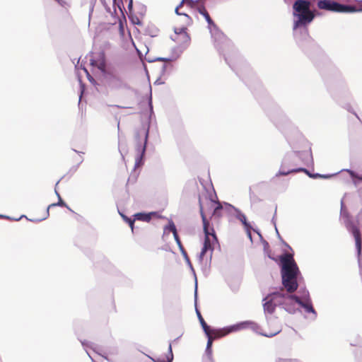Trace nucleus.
<instances>
[{
	"instance_id": "39448f33",
	"label": "nucleus",
	"mask_w": 362,
	"mask_h": 362,
	"mask_svg": "<svg viewBox=\"0 0 362 362\" xmlns=\"http://www.w3.org/2000/svg\"><path fill=\"white\" fill-rule=\"evenodd\" d=\"M288 295H286L280 291L273 292L268 294L263 300L264 310L265 313L272 314L275 311L276 307L284 303L286 298H288Z\"/></svg>"
},
{
	"instance_id": "a878e982",
	"label": "nucleus",
	"mask_w": 362,
	"mask_h": 362,
	"mask_svg": "<svg viewBox=\"0 0 362 362\" xmlns=\"http://www.w3.org/2000/svg\"><path fill=\"white\" fill-rule=\"evenodd\" d=\"M288 161V159H285V160H284V164H286Z\"/></svg>"
},
{
	"instance_id": "6ab92c4d",
	"label": "nucleus",
	"mask_w": 362,
	"mask_h": 362,
	"mask_svg": "<svg viewBox=\"0 0 362 362\" xmlns=\"http://www.w3.org/2000/svg\"><path fill=\"white\" fill-rule=\"evenodd\" d=\"M57 194L59 197V202L57 203H54V204H51L50 205H49L48 209H47V212L49 211V208L54 207L56 206L68 207L66 206V203L62 199L60 195L58 193H57Z\"/></svg>"
},
{
	"instance_id": "9b49d317",
	"label": "nucleus",
	"mask_w": 362,
	"mask_h": 362,
	"mask_svg": "<svg viewBox=\"0 0 362 362\" xmlns=\"http://www.w3.org/2000/svg\"><path fill=\"white\" fill-rule=\"evenodd\" d=\"M288 297V298H291V299L294 300L297 303H298L302 307H303L306 312L315 313V311L311 303L309 300H306V301L303 302L300 299L299 297H298L295 295H291Z\"/></svg>"
},
{
	"instance_id": "aec40b11",
	"label": "nucleus",
	"mask_w": 362,
	"mask_h": 362,
	"mask_svg": "<svg viewBox=\"0 0 362 362\" xmlns=\"http://www.w3.org/2000/svg\"><path fill=\"white\" fill-rule=\"evenodd\" d=\"M123 219L129 225L132 230H134V220H132L127 216H124V214H121Z\"/></svg>"
},
{
	"instance_id": "423d86ee",
	"label": "nucleus",
	"mask_w": 362,
	"mask_h": 362,
	"mask_svg": "<svg viewBox=\"0 0 362 362\" xmlns=\"http://www.w3.org/2000/svg\"><path fill=\"white\" fill-rule=\"evenodd\" d=\"M317 6L320 9L340 13H351L356 11L355 8L353 6L340 4L337 2L329 0L319 1L317 2Z\"/></svg>"
},
{
	"instance_id": "ddd939ff",
	"label": "nucleus",
	"mask_w": 362,
	"mask_h": 362,
	"mask_svg": "<svg viewBox=\"0 0 362 362\" xmlns=\"http://www.w3.org/2000/svg\"><path fill=\"white\" fill-rule=\"evenodd\" d=\"M269 324L271 325H274V327L272 330H269L268 332H265L262 333V334L264 336L267 337H272L276 335L278 333H279L281 332V325L279 324L276 323L275 320H271L269 322Z\"/></svg>"
},
{
	"instance_id": "20e7f679",
	"label": "nucleus",
	"mask_w": 362,
	"mask_h": 362,
	"mask_svg": "<svg viewBox=\"0 0 362 362\" xmlns=\"http://www.w3.org/2000/svg\"><path fill=\"white\" fill-rule=\"evenodd\" d=\"M341 216L344 220V224L346 229L351 232L354 237L358 254L360 255L362 249V239L361 232L358 226L354 224V223L351 221V216H349V214L347 211L343 202H341Z\"/></svg>"
},
{
	"instance_id": "f257e3e1",
	"label": "nucleus",
	"mask_w": 362,
	"mask_h": 362,
	"mask_svg": "<svg viewBox=\"0 0 362 362\" xmlns=\"http://www.w3.org/2000/svg\"><path fill=\"white\" fill-rule=\"evenodd\" d=\"M281 263L282 284L286 291L291 293L298 288L297 277L298 268L291 254L286 253L280 257Z\"/></svg>"
},
{
	"instance_id": "2eb2a0df",
	"label": "nucleus",
	"mask_w": 362,
	"mask_h": 362,
	"mask_svg": "<svg viewBox=\"0 0 362 362\" xmlns=\"http://www.w3.org/2000/svg\"><path fill=\"white\" fill-rule=\"evenodd\" d=\"M170 230L173 233V236L175 238V240H176L177 244L178 245L179 247L182 250V252L186 255V252L185 251V249L182 245L181 240H180V238L178 236L176 227L173 223H172L169 226Z\"/></svg>"
},
{
	"instance_id": "6e6552de",
	"label": "nucleus",
	"mask_w": 362,
	"mask_h": 362,
	"mask_svg": "<svg viewBox=\"0 0 362 362\" xmlns=\"http://www.w3.org/2000/svg\"><path fill=\"white\" fill-rule=\"evenodd\" d=\"M175 35L173 40L182 47H187L189 45L191 37L189 34L187 33V28H175Z\"/></svg>"
},
{
	"instance_id": "412c9836",
	"label": "nucleus",
	"mask_w": 362,
	"mask_h": 362,
	"mask_svg": "<svg viewBox=\"0 0 362 362\" xmlns=\"http://www.w3.org/2000/svg\"><path fill=\"white\" fill-rule=\"evenodd\" d=\"M240 220L242 221V223L247 228H250V224L247 222V218L245 215H242L240 218Z\"/></svg>"
},
{
	"instance_id": "f8f14e48",
	"label": "nucleus",
	"mask_w": 362,
	"mask_h": 362,
	"mask_svg": "<svg viewBox=\"0 0 362 362\" xmlns=\"http://www.w3.org/2000/svg\"><path fill=\"white\" fill-rule=\"evenodd\" d=\"M201 15H202L206 22L208 23L209 24V27H214V28H217L216 25L214 23V22L213 21V20L211 19V18L210 17L208 11H206V8L203 5H200V6H197V10Z\"/></svg>"
},
{
	"instance_id": "f03ea898",
	"label": "nucleus",
	"mask_w": 362,
	"mask_h": 362,
	"mask_svg": "<svg viewBox=\"0 0 362 362\" xmlns=\"http://www.w3.org/2000/svg\"><path fill=\"white\" fill-rule=\"evenodd\" d=\"M310 2L307 0H296L293 5V16L297 17L294 22L293 28L296 29L303 25L313 21L315 18L314 13L310 9Z\"/></svg>"
},
{
	"instance_id": "393cba45",
	"label": "nucleus",
	"mask_w": 362,
	"mask_h": 362,
	"mask_svg": "<svg viewBox=\"0 0 362 362\" xmlns=\"http://www.w3.org/2000/svg\"><path fill=\"white\" fill-rule=\"evenodd\" d=\"M128 8H129V10L132 9V0H130L129 4L128 5Z\"/></svg>"
},
{
	"instance_id": "7ed1b4c3",
	"label": "nucleus",
	"mask_w": 362,
	"mask_h": 362,
	"mask_svg": "<svg viewBox=\"0 0 362 362\" xmlns=\"http://www.w3.org/2000/svg\"><path fill=\"white\" fill-rule=\"evenodd\" d=\"M201 216L203 222V228L204 232V241L203 247L199 254L200 260H203L204 257L206 255L207 252H210V257L214 250V247L212 246L211 240L210 236L212 237L214 240H217L214 229L213 228H209V222L206 218V216L204 214V208L201 206Z\"/></svg>"
},
{
	"instance_id": "4be33fe9",
	"label": "nucleus",
	"mask_w": 362,
	"mask_h": 362,
	"mask_svg": "<svg viewBox=\"0 0 362 362\" xmlns=\"http://www.w3.org/2000/svg\"><path fill=\"white\" fill-rule=\"evenodd\" d=\"M279 362H297L295 360H291V359H279Z\"/></svg>"
},
{
	"instance_id": "1a4fd4ad",
	"label": "nucleus",
	"mask_w": 362,
	"mask_h": 362,
	"mask_svg": "<svg viewBox=\"0 0 362 362\" xmlns=\"http://www.w3.org/2000/svg\"><path fill=\"white\" fill-rule=\"evenodd\" d=\"M201 205L204 208V211L205 215H206V211L213 210V214H212L213 216H221V211L223 207L219 202H215L213 200L210 199L206 202V204L204 206H203L201 201L199 200V207L200 208H201Z\"/></svg>"
},
{
	"instance_id": "a211bd4d",
	"label": "nucleus",
	"mask_w": 362,
	"mask_h": 362,
	"mask_svg": "<svg viewBox=\"0 0 362 362\" xmlns=\"http://www.w3.org/2000/svg\"><path fill=\"white\" fill-rule=\"evenodd\" d=\"M184 3H186L187 5H188L191 8H196L197 10V6L201 5L199 4V2L197 1L182 0V1L180 4V6H182Z\"/></svg>"
},
{
	"instance_id": "4468645a",
	"label": "nucleus",
	"mask_w": 362,
	"mask_h": 362,
	"mask_svg": "<svg viewBox=\"0 0 362 362\" xmlns=\"http://www.w3.org/2000/svg\"><path fill=\"white\" fill-rule=\"evenodd\" d=\"M157 212H151L148 214L137 213L134 215L135 218L139 221L149 222L152 216H156Z\"/></svg>"
},
{
	"instance_id": "b1692460",
	"label": "nucleus",
	"mask_w": 362,
	"mask_h": 362,
	"mask_svg": "<svg viewBox=\"0 0 362 362\" xmlns=\"http://www.w3.org/2000/svg\"><path fill=\"white\" fill-rule=\"evenodd\" d=\"M181 6H180V5L175 8V13L177 14V15H182L181 13H180L178 11H179V8H180Z\"/></svg>"
},
{
	"instance_id": "5701e85b",
	"label": "nucleus",
	"mask_w": 362,
	"mask_h": 362,
	"mask_svg": "<svg viewBox=\"0 0 362 362\" xmlns=\"http://www.w3.org/2000/svg\"><path fill=\"white\" fill-rule=\"evenodd\" d=\"M348 172L350 173L351 177H358L359 180H362V175L361 177H356L353 171L348 170Z\"/></svg>"
},
{
	"instance_id": "f3484780",
	"label": "nucleus",
	"mask_w": 362,
	"mask_h": 362,
	"mask_svg": "<svg viewBox=\"0 0 362 362\" xmlns=\"http://www.w3.org/2000/svg\"><path fill=\"white\" fill-rule=\"evenodd\" d=\"M197 315H198V317H199V322H200V324L205 332V334L206 335H209V332H211V331H212L213 329H211L208 325L206 323V322L204 321V318L202 317L201 313L199 312H197Z\"/></svg>"
},
{
	"instance_id": "0eeeda50",
	"label": "nucleus",
	"mask_w": 362,
	"mask_h": 362,
	"mask_svg": "<svg viewBox=\"0 0 362 362\" xmlns=\"http://www.w3.org/2000/svg\"><path fill=\"white\" fill-rule=\"evenodd\" d=\"M240 328V325H233L226 328H223L222 329H213L212 331H211V332H209V335H206L208 337L206 350H211V347L214 339L224 337L230 332H235L238 330Z\"/></svg>"
},
{
	"instance_id": "dca6fc26",
	"label": "nucleus",
	"mask_w": 362,
	"mask_h": 362,
	"mask_svg": "<svg viewBox=\"0 0 362 362\" xmlns=\"http://www.w3.org/2000/svg\"><path fill=\"white\" fill-rule=\"evenodd\" d=\"M90 64L93 66H97L102 71H105V70L106 63L103 54H102L100 57L97 60L92 59Z\"/></svg>"
},
{
	"instance_id": "9d476101",
	"label": "nucleus",
	"mask_w": 362,
	"mask_h": 362,
	"mask_svg": "<svg viewBox=\"0 0 362 362\" xmlns=\"http://www.w3.org/2000/svg\"><path fill=\"white\" fill-rule=\"evenodd\" d=\"M297 172H304V173H307L308 175H309L310 177H313V175H311L309 173V172L305 168H296V169H291V170H285L281 169L276 173V176L279 177V176H281V175H288L290 173H297ZM314 177H320L327 178V177H329V175H316Z\"/></svg>"
}]
</instances>
